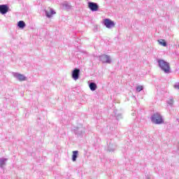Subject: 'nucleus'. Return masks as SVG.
<instances>
[{"label": "nucleus", "instance_id": "4468645a", "mask_svg": "<svg viewBox=\"0 0 179 179\" xmlns=\"http://www.w3.org/2000/svg\"><path fill=\"white\" fill-rule=\"evenodd\" d=\"M6 163V159H2L0 160V166L3 167Z\"/></svg>", "mask_w": 179, "mask_h": 179}, {"label": "nucleus", "instance_id": "423d86ee", "mask_svg": "<svg viewBox=\"0 0 179 179\" xmlns=\"http://www.w3.org/2000/svg\"><path fill=\"white\" fill-rule=\"evenodd\" d=\"M80 73V70L76 69L72 72V78L74 80H78L79 79V73Z\"/></svg>", "mask_w": 179, "mask_h": 179}, {"label": "nucleus", "instance_id": "dca6fc26", "mask_svg": "<svg viewBox=\"0 0 179 179\" xmlns=\"http://www.w3.org/2000/svg\"><path fill=\"white\" fill-rule=\"evenodd\" d=\"M173 87H174V89H176V90H179V83H177L176 84H175V85H173Z\"/></svg>", "mask_w": 179, "mask_h": 179}, {"label": "nucleus", "instance_id": "2eb2a0df", "mask_svg": "<svg viewBox=\"0 0 179 179\" xmlns=\"http://www.w3.org/2000/svg\"><path fill=\"white\" fill-rule=\"evenodd\" d=\"M136 90H137V92H142V90H143V86H142V85H138V86L136 87Z\"/></svg>", "mask_w": 179, "mask_h": 179}, {"label": "nucleus", "instance_id": "0eeeda50", "mask_svg": "<svg viewBox=\"0 0 179 179\" xmlns=\"http://www.w3.org/2000/svg\"><path fill=\"white\" fill-rule=\"evenodd\" d=\"M8 10H9V8L8 6L3 4V5H0V13L1 15H5V13H8Z\"/></svg>", "mask_w": 179, "mask_h": 179}, {"label": "nucleus", "instance_id": "39448f33", "mask_svg": "<svg viewBox=\"0 0 179 179\" xmlns=\"http://www.w3.org/2000/svg\"><path fill=\"white\" fill-rule=\"evenodd\" d=\"M101 61L103 64H110L111 59L108 55H104L101 56Z\"/></svg>", "mask_w": 179, "mask_h": 179}, {"label": "nucleus", "instance_id": "f257e3e1", "mask_svg": "<svg viewBox=\"0 0 179 179\" xmlns=\"http://www.w3.org/2000/svg\"><path fill=\"white\" fill-rule=\"evenodd\" d=\"M157 62L159 68H161L165 73H170V63L164 61V59H158Z\"/></svg>", "mask_w": 179, "mask_h": 179}, {"label": "nucleus", "instance_id": "f03ea898", "mask_svg": "<svg viewBox=\"0 0 179 179\" xmlns=\"http://www.w3.org/2000/svg\"><path fill=\"white\" fill-rule=\"evenodd\" d=\"M151 121L153 124H164V120H163V117L159 113H154L151 117Z\"/></svg>", "mask_w": 179, "mask_h": 179}, {"label": "nucleus", "instance_id": "20e7f679", "mask_svg": "<svg viewBox=\"0 0 179 179\" xmlns=\"http://www.w3.org/2000/svg\"><path fill=\"white\" fill-rule=\"evenodd\" d=\"M88 8H90V9L92 10V12H97V10H99V6L97 5V3L94 2H90L88 3Z\"/></svg>", "mask_w": 179, "mask_h": 179}, {"label": "nucleus", "instance_id": "f8f14e48", "mask_svg": "<svg viewBox=\"0 0 179 179\" xmlns=\"http://www.w3.org/2000/svg\"><path fill=\"white\" fill-rule=\"evenodd\" d=\"M79 152L78 151H73V155H72V160L73 162H75L76 159H78V155Z\"/></svg>", "mask_w": 179, "mask_h": 179}, {"label": "nucleus", "instance_id": "9d476101", "mask_svg": "<svg viewBox=\"0 0 179 179\" xmlns=\"http://www.w3.org/2000/svg\"><path fill=\"white\" fill-rule=\"evenodd\" d=\"M158 43L160 45H162V47H167V42H166L164 39L158 40Z\"/></svg>", "mask_w": 179, "mask_h": 179}, {"label": "nucleus", "instance_id": "7ed1b4c3", "mask_svg": "<svg viewBox=\"0 0 179 179\" xmlns=\"http://www.w3.org/2000/svg\"><path fill=\"white\" fill-rule=\"evenodd\" d=\"M103 24L106 26L107 29H111L113 27H115V23H114V21L110 20V19H104L103 20Z\"/></svg>", "mask_w": 179, "mask_h": 179}, {"label": "nucleus", "instance_id": "ddd939ff", "mask_svg": "<svg viewBox=\"0 0 179 179\" xmlns=\"http://www.w3.org/2000/svg\"><path fill=\"white\" fill-rule=\"evenodd\" d=\"M18 27L23 29L26 27V24L23 21H19L17 24Z\"/></svg>", "mask_w": 179, "mask_h": 179}, {"label": "nucleus", "instance_id": "9b49d317", "mask_svg": "<svg viewBox=\"0 0 179 179\" xmlns=\"http://www.w3.org/2000/svg\"><path fill=\"white\" fill-rule=\"evenodd\" d=\"M90 89L92 92H94V90H96V89H97V85H96V83H91L90 84Z\"/></svg>", "mask_w": 179, "mask_h": 179}, {"label": "nucleus", "instance_id": "1a4fd4ad", "mask_svg": "<svg viewBox=\"0 0 179 179\" xmlns=\"http://www.w3.org/2000/svg\"><path fill=\"white\" fill-rule=\"evenodd\" d=\"M52 15H55V11L52 8H50L49 10L46 11V16L48 17H51Z\"/></svg>", "mask_w": 179, "mask_h": 179}, {"label": "nucleus", "instance_id": "6e6552de", "mask_svg": "<svg viewBox=\"0 0 179 179\" xmlns=\"http://www.w3.org/2000/svg\"><path fill=\"white\" fill-rule=\"evenodd\" d=\"M15 77L17 78L18 79V80H20V82H23L24 80H27V78H26L24 76H23L22 74L15 73Z\"/></svg>", "mask_w": 179, "mask_h": 179}]
</instances>
